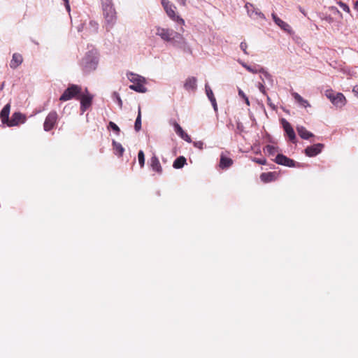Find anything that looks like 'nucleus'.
I'll return each mask as SVG.
<instances>
[{
    "instance_id": "5701e85b",
    "label": "nucleus",
    "mask_w": 358,
    "mask_h": 358,
    "mask_svg": "<svg viewBox=\"0 0 358 358\" xmlns=\"http://www.w3.org/2000/svg\"><path fill=\"white\" fill-rule=\"evenodd\" d=\"M184 87L187 90H194L196 88V78L195 77L188 78L184 84Z\"/></svg>"
},
{
    "instance_id": "20e7f679",
    "label": "nucleus",
    "mask_w": 358,
    "mask_h": 358,
    "mask_svg": "<svg viewBox=\"0 0 358 358\" xmlns=\"http://www.w3.org/2000/svg\"><path fill=\"white\" fill-rule=\"evenodd\" d=\"M98 64L97 58L92 54H87L81 60L80 65L86 73L94 71Z\"/></svg>"
},
{
    "instance_id": "f257e3e1",
    "label": "nucleus",
    "mask_w": 358,
    "mask_h": 358,
    "mask_svg": "<svg viewBox=\"0 0 358 358\" xmlns=\"http://www.w3.org/2000/svg\"><path fill=\"white\" fill-rule=\"evenodd\" d=\"M128 79L133 83V85L129 86V88L138 92H145L146 87H145V79L141 76L133 73H129L127 74Z\"/></svg>"
},
{
    "instance_id": "dca6fc26",
    "label": "nucleus",
    "mask_w": 358,
    "mask_h": 358,
    "mask_svg": "<svg viewBox=\"0 0 358 358\" xmlns=\"http://www.w3.org/2000/svg\"><path fill=\"white\" fill-rule=\"evenodd\" d=\"M272 18L275 23L280 27L283 31L291 33L292 32V28L291 27L285 22L282 20L280 18H279L276 14L272 13Z\"/></svg>"
},
{
    "instance_id": "79ce46f5",
    "label": "nucleus",
    "mask_w": 358,
    "mask_h": 358,
    "mask_svg": "<svg viewBox=\"0 0 358 358\" xmlns=\"http://www.w3.org/2000/svg\"><path fill=\"white\" fill-rule=\"evenodd\" d=\"M66 3V8L69 11L70 10V6L69 4V0H63Z\"/></svg>"
},
{
    "instance_id": "f03ea898",
    "label": "nucleus",
    "mask_w": 358,
    "mask_h": 358,
    "mask_svg": "<svg viewBox=\"0 0 358 358\" xmlns=\"http://www.w3.org/2000/svg\"><path fill=\"white\" fill-rule=\"evenodd\" d=\"M162 5L166 11L167 15L174 22L180 25L185 24L184 20L176 13V7L169 0H161Z\"/></svg>"
},
{
    "instance_id": "a19ab883",
    "label": "nucleus",
    "mask_w": 358,
    "mask_h": 358,
    "mask_svg": "<svg viewBox=\"0 0 358 358\" xmlns=\"http://www.w3.org/2000/svg\"><path fill=\"white\" fill-rule=\"evenodd\" d=\"M179 3L183 6H186V2H187V0H177Z\"/></svg>"
},
{
    "instance_id": "6ab92c4d",
    "label": "nucleus",
    "mask_w": 358,
    "mask_h": 358,
    "mask_svg": "<svg viewBox=\"0 0 358 358\" xmlns=\"http://www.w3.org/2000/svg\"><path fill=\"white\" fill-rule=\"evenodd\" d=\"M278 173L275 172L262 173L260 175V179L264 182H270L277 179Z\"/></svg>"
},
{
    "instance_id": "a211bd4d",
    "label": "nucleus",
    "mask_w": 358,
    "mask_h": 358,
    "mask_svg": "<svg viewBox=\"0 0 358 358\" xmlns=\"http://www.w3.org/2000/svg\"><path fill=\"white\" fill-rule=\"evenodd\" d=\"M346 101H347L345 96L342 93L338 92L335 96L332 104H334L336 107L341 108L346 104Z\"/></svg>"
},
{
    "instance_id": "c03bdc74",
    "label": "nucleus",
    "mask_w": 358,
    "mask_h": 358,
    "mask_svg": "<svg viewBox=\"0 0 358 358\" xmlns=\"http://www.w3.org/2000/svg\"><path fill=\"white\" fill-rule=\"evenodd\" d=\"M244 101L245 102V103L248 105V106H250V101L248 98V96H246L245 99H244Z\"/></svg>"
},
{
    "instance_id": "cd10ccee",
    "label": "nucleus",
    "mask_w": 358,
    "mask_h": 358,
    "mask_svg": "<svg viewBox=\"0 0 358 358\" xmlns=\"http://www.w3.org/2000/svg\"><path fill=\"white\" fill-rule=\"evenodd\" d=\"M138 160L141 168L145 166V155L143 150H140L138 153Z\"/></svg>"
},
{
    "instance_id": "f704fd0d",
    "label": "nucleus",
    "mask_w": 358,
    "mask_h": 358,
    "mask_svg": "<svg viewBox=\"0 0 358 358\" xmlns=\"http://www.w3.org/2000/svg\"><path fill=\"white\" fill-rule=\"evenodd\" d=\"M254 162H255L256 163L259 164H262V165H264L266 164V159L264 158H262V159H254Z\"/></svg>"
},
{
    "instance_id": "49530a36",
    "label": "nucleus",
    "mask_w": 358,
    "mask_h": 358,
    "mask_svg": "<svg viewBox=\"0 0 358 358\" xmlns=\"http://www.w3.org/2000/svg\"><path fill=\"white\" fill-rule=\"evenodd\" d=\"M118 103H120V106H122V100L120 97L118 98Z\"/></svg>"
},
{
    "instance_id": "de8ad7c7",
    "label": "nucleus",
    "mask_w": 358,
    "mask_h": 358,
    "mask_svg": "<svg viewBox=\"0 0 358 358\" xmlns=\"http://www.w3.org/2000/svg\"><path fill=\"white\" fill-rule=\"evenodd\" d=\"M265 75L266 76H268L269 75L268 74V73H265Z\"/></svg>"
},
{
    "instance_id": "c9c22d12",
    "label": "nucleus",
    "mask_w": 358,
    "mask_h": 358,
    "mask_svg": "<svg viewBox=\"0 0 358 358\" xmlns=\"http://www.w3.org/2000/svg\"><path fill=\"white\" fill-rule=\"evenodd\" d=\"M243 66L250 72L251 73H256L258 72V70L257 69H253L252 68L251 66H248V65H243Z\"/></svg>"
},
{
    "instance_id": "7ed1b4c3",
    "label": "nucleus",
    "mask_w": 358,
    "mask_h": 358,
    "mask_svg": "<svg viewBox=\"0 0 358 358\" xmlns=\"http://www.w3.org/2000/svg\"><path fill=\"white\" fill-rule=\"evenodd\" d=\"M155 29L156 35L159 36L164 41L171 42L176 38H182L180 34L174 31L173 29H165L161 27H156Z\"/></svg>"
},
{
    "instance_id": "a878e982",
    "label": "nucleus",
    "mask_w": 358,
    "mask_h": 358,
    "mask_svg": "<svg viewBox=\"0 0 358 358\" xmlns=\"http://www.w3.org/2000/svg\"><path fill=\"white\" fill-rule=\"evenodd\" d=\"M134 129L136 131H139L141 129V111L140 108H138V116L135 121Z\"/></svg>"
},
{
    "instance_id": "9b49d317",
    "label": "nucleus",
    "mask_w": 358,
    "mask_h": 358,
    "mask_svg": "<svg viewBox=\"0 0 358 358\" xmlns=\"http://www.w3.org/2000/svg\"><path fill=\"white\" fill-rule=\"evenodd\" d=\"M324 145L322 143H316L313 145L308 146L305 149V154L310 157H315L322 152Z\"/></svg>"
},
{
    "instance_id": "423d86ee",
    "label": "nucleus",
    "mask_w": 358,
    "mask_h": 358,
    "mask_svg": "<svg viewBox=\"0 0 358 358\" xmlns=\"http://www.w3.org/2000/svg\"><path fill=\"white\" fill-rule=\"evenodd\" d=\"M103 15L107 23L106 29L109 31L116 20L115 9L112 6H107L103 8Z\"/></svg>"
},
{
    "instance_id": "37998d69",
    "label": "nucleus",
    "mask_w": 358,
    "mask_h": 358,
    "mask_svg": "<svg viewBox=\"0 0 358 358\" xmlns=\"http://www.w3.org/2000/svg\"><path fill=\"white\" fill-rule=\"evenodd\" d=\"M352 91L355 93H357L358 94V85H356L353 87V90Z\"/></svg>"
},
{
    "instance_id": "4be33fe9",
    "label": "nucleus",
    "mask_w": 358,
    "mask_h": 358,
    "mask_svg": "<svg viewBox=\"0 0 358 358\" xmlns=\"http://www.w3.org/2000/svg\"><path fill=\"white\" fill-rule=\"evenodd\" d=\"M292 96L294 99V100L302 107L308 108L310 106L309 102L304 99L300 94L297 92H292Z\"/></svg>"
},
{
    "instance_id": "1a4fd4ad",
    "label": "nucleus",
    "mask_w": 358,
    "mask_h": 358,
    "mask_svg": "<svg viewBox=\"0 0 358 358\" xmlns=\"http://www.w3.org/2000/svg\"><path fill=\"white\" fill-rule=\"evenodd\" d=\"M86 92V94L81 92L79 97H78V99L80 101V109L83 112L90 107L92 101V96L87 92V90Z\"/></svg>"
},
{
    "instance_id": "4468645a",
    "label": "nucleus",
    "mask_w": 358,
    "mask_h": 358,
    "mask_svg": "<svg viewBox=\"0 0 358 358\" xmlns=\"http://www.w3.org/2000/svg\"><path fill=\"white\" fill-rule=\"evenodd\" d=\"M176 133L184 141L191 143L192 139L190 136L182 129V128L176 121L173 122Z\"/></svg>"
},
{
    "instance_id": "39448f33",
    "label": "nucleus",
    "mask_w": 358,
    "mask_h": 358,
    "mask_svg": "<svg viewBox=\"0 0 358 358\" xmlns=\"http://www.w3.org/2000/svg\"><path fill=\"white\" fill-rule=\"evenodd\" d=\"M81 92L82 88L80 86L73 84L70 85L62 94V96L59 98V100L62 101H66L73 98H76L78 99V97H79Z\"/></svg>"
},
{
    "instance_id": "412c9836",
    "label": "nucleus",
    "mask_w": 358,
    "mask_h": 358,
    "mask_svg": "<svg viewBox=\"0 0 358 358\" xmlns=\"http://www.w3.org/2000/svg\"><path fill=\"white\" fill-rule=\"evenodd\" d=\"M296 131L298 132V134L299 136L303 138V139H306V140H308L311 137H313L314 136V134L311 132H310L309 131H308L306 127H303V126H298L296 127Z\"/></svg>"
},
{
    "instance_id": "2eb2a0df",
    "label": "nucleus",
    "mask_w": 358,
    "mask_h": 358,
    "mask_svg": "<svg viewBox=\"0 0 358 358\" xmlns=\"http://www.w3.org/2000/svg\"><path fill=\"white\" fill-rule=\"evenodd\" d=\"M234 164V161L231 158L227 157L226 154L222 152L220 155V159L219 166L222 169H226L231 166Z\"/></svg>"
},
{
    "instance_id": "f3484780",
    "label": "nucleus",
    "mask_w": 358,
    "mask_h": 358,
    "mask_svg": "<svg viewBox=\"0 0 358 358\" xmlns=\"http://www.w3.org/2000/svg\"><path fill=\"white\" fill-rule=\"evenodd\" d=\"M10 104L7 103L4 106L3 109L1 111L0 113V117L1 120V122L3 124H8L10 119H9V114H10Z\"/></svg>"
},
{
    "instance_id": "0eeeda50",
    "label": "nucleus",
    "mask_w": 358,
    "mask_h": 358,
    "mask_svg": "<svg viewBox=\"0 0 358 358\" xmlns=\"http://www.w3.org/2000/svg\"><path fill=\"white\" fill-rule=\"evenodd\" d=\"M58 115L56 111H51L48 113L43 123V129L45 131L52 129L57 124Z\"/></svg>"
},
{
    "instance_id": "c85d7f7f",
    "label": "nucleus",
    "mask_w": 358,
    "mask_h": 358,
    "mask_svg": "<svg viewBox=\"0 0 358 358\" xmlns=\"http://www.w3.org/2000/svg\"><path fill=\"white\" fill-rule=\"evenodd\" d=\"M265 149L266 152L271 155H274L275 153L278 151V148L271 145H267Z\"/></svg>"
},
{
    "instance_id": "9d476101",
    "label": "nucleus",
    "mask_w": 358,
    "mask_h": 358,
    "mask_svg": "<svg viewBox=\"0 0 358 358\" xmlns=\"http://www.w3.org/2000/svg\"><path fill=\"white\" fill-rule=\"evenodd\" d=\"M275 162L280 165H283L288 167H294L296 166V162L292 159L288 158L282 154H278L275 159Z\"/></svg>"
},
{
    "instance_id": "f8f14e48",
    "label": "nucleus",
    "mask_w": 358,
    "mask_h": 358,
    "mask_svg": "<svg viewBox=\"0 0 358 358\" xmlns=\"http://www.w3.org/2000/svg\"><path fill=\"white\" fill-rule=\"evenodd\" d=\"M149 165L151 169L157 173L158 175H162L163 173V169L160 164V162L158 157L153 155V156L149 160Z\"/></svg>"
},
{
    "instance_id": "c756f323",
    "label": "nucleus",
    "mask_w": 358,
    "mask_h": 358,
    "mask_svg": "<svg viewBox=\"0 0 358 358\" xmlns=\"http://www.w3.org/2000/svg\"><path fill=\"white\" fill-rule=\"evenodd\" d=\"M205 88H206V95H207L208 98L210 99V101L213 100V99H215L212 90L208 85H206Z\"/></svg>"
},
{
    "instance_id": "ea45409f",
    "label": "nucleus",
    "mask_w": 358,
    "mask_h": 358,
    "mask_svg": "<svg viewBox=\"0 0 358 358\" xmlns=\"http://www.w3.org/2000/svg\"><path fill=\"white\" fill-rule=\"evenodd\" d=\"M238 95L243 99L247 96L241 89H238Z\"/></svg>"
},
{
    "instance_id": "58836bf2",
    "label": "nucleus",
    "mask_w": 358,
    "mask_h": 358,
    "mask_svg": "<svg viewBox=\"0 0 358 358\" xmlns=\"http://www.w3.org/2000/svg\"><path fill=\"white\" fill-rule=\"evenodd\" d=\"M210 102L213 106V108L215 110H217V102H216V99H213V100H210Z\"/></svg>"
},
{
    "instance_id": "ddd939ff",
    "label": "nucleus",
    "mask_w": 358,
    "mask_h": 358,
    "mask_svg": "<svg viewBox=\"0 0 358 358\" xmlns=\"http://www.w3.org/2000/svg\"><path fill=\"white\" fill-rule=\"evenodd\" d=\"M282 124L285 131L286 132L288 138L292 143H295L296 135L295 132L292 127L291 124L285 119L282 120Z\"/></svg>"
},
{
    "instance_id": "e433bc0d",
    "label": "nucleus",
    "mask_w": 358,
    "mask_h": 358,
    "mask_svg": "<svg viewBox=\"0 0 358 358\" xmlns=\"http://www.w3.org/2000/svg\"><path fill=\"white\" fill-rule=\"evenodd\" d=\"M195 147L203 149V143L202 141H196L194 143Z\"/></svg>"
},
{
    "instance_id": "bb28decb",
    "label": "nucleus",
    "mask_w": 358,
    "mask_h": 358,
    "mask_svg": "<svg viewBox=\"0 0 358 358\" xmlns=\"http://www.w3.org/2000/svg\"><path fill=\"white\" fill-rule=\"evenodd\" d=\"M336 94V93L331 89H328L327 90H325V92H324V95L326 96V97L328 99H329V101L331 103L333 102Z\"/></svg>"
},
{
    "instance_id": "6e6552de",
    "label": "nucleus",
    "mask_w": 358,
    "mask_h": 358,
    "mask_svg": "<svg viewBox=\"0 0 358 358\" xmlns=\"http://www.w3.org/2000/svg\"><path fill=\"white\" fill-rule=\"evenodd\" d=\"M27 117L20 112H15L10 119L7 126L9 127H15L26 122Z\"/></svg>"
},
{
    "instance_id": "a18cd8bd",
    "label": "nucleus",
    "mask_w": 358,
    "mask_h": 358,
    "mask_svg": "<svg viewBox=\"0 0 358 358\" xmlns=\"http://www.w3.org/2000/svg\"><path fill=\"white\" fill-rule=\"evenodd\" d=\"M354 8L358 10V1H356L354 5Z\"/></svg>"
},
{
    "instance_id": "2f4dec72",
    "label": "nucleus",
    "mask_w": 358,
    "mask_h": 358,
    "mask_svg": "<svg viewBox=\"0 0 358 358\" xmlns=\"http://www.w3.org/2000/svg\"><path fill=\"white\" fill-rule=\"evenodd\" d=\"M338 3L339 6L341 7V8H342L344 11H345L348 13L350 12V8L346 3H345L342 1H339Z\"/></svg>"
},
{
    "instance_id": "aec40b11",
    "label": "nucleus",
    "mask_w": 358,
    "mask_h": 358,
    "mask_svg": "<svg viewBox=\"0 0 358 358\" xmlns=\"http://www.w3.org/2000/svg\"><path fill=\"white\" fill-rule=\"evenodd\" d=\"M23 62L22 56L19 53H14L10 63L11 69H15L18 67Z\"/></svg>"
},
{
    "instance_id": "72a5a7b5",
    "label": "nucleus",
    "mask_w": 358,
    "mask_h": 358,
    "mask_svg": "<svg viewBox=\"0 0 358 358\" xmlns=\"http://www.w3.org/2000/svg\"><path fill=\"white\" fill-rule=\"evenodd\" d=\"M258 87H259V91H260L263 94H264L265 96H267V93H266V91L265 87H264V85L263 84L259 83V84Z\"/></svg>"
},
{
    "instance_id": "4c0bfd02",
    "label": "nucleus",
    "mask_w": 358,
    "mask_h": 358,
    "mask_svg": "<svg viewBox=\"0 0 358 358\" xmlns=\"http://www.w3.org/2000/svg\"><path fill=\"white\" fill-rule=\"evenodd\" d=\"M266 99H267V103H268V105L271 108H273V109H274V108H275V106L272 103V102H271V98L268 96V94H267V96H266Z\"/></svg>"
},
{
    "instance_id": "b1692460",
    "label": "nucleus",
    "mask_w": 358,
    "mask_h": 358,
    "mask_svg": "<svg viewBox=\"0 0 358 358\" xmlns=\"http://www.w3.org/2000/svg\"><path fill=\"white\" fill-rule=\"evenodd\" d=\"M112 144L114 153L119 157H122L124 152V149L122 147V145L120 143L115 141V140L113 141Z\"/></svg>"
},
{
    "instance_id": "7c9ffc66",
    "label": "nucleus",
    "mask_w": 358,
    "mask_h": 358,
    "mask_svg": "<svg viewBox=\"0 0 358 358\" xmlns=\"http://www.w3.org/2000/svg\"><path fill=\"white\" fill-rule=\"evenodd\" d=\"M108 127H110L114 131H115L117 134H118L120 131L119 127L113 122L110 121L108 124Z\"/></svg>"
},
{
    "instance_id": "393cba45",
    "label": "nucleus",
    "mask_w": 358,
    "mask_h": 358,
    "mask_svg": "<svg viewBox=\"0 0 358 358\" xmlns=\"http://www.w3.org/2000/svg\"><path fill=\"white\" fill-rule=\"evenodd\" d=\"M186 164V159L183 156H180L174 161L173 166L175 169H180Z\"/></svg>"
},
{
    "instance_id": "473e14b6",
    "label": "nucleus",
    "mask_w": 358,
    "mask_h": 358,
    "mask_svg": "<svg viewBox=\"0 0 358 358\" xmlns=\"http://www.w3.org/2000/svg\"><path fill=\"white\" fill-rule=\"evenodd\" d=\"M240 48L245 55L248 54L247 52L248 44L246 43V42H245V41L241 42V45H240Z\"/></svg>"
}]
</instances>
